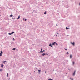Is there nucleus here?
<instances>
[{
  "label": "nucleus",
  "mask_w": 80,
  "mask_h": 80,
  "mask_svg": "<svg viewBox=\"0 0 80 80\" xmlns=\"http://www.w3.org/2000/svg\"><path fill=\"white\" fill-rule=\"evenodd\" d=\"M76 71V70H75L74 72L72 73V75L73 76H75V75Z\"/></svg>",
  "instance_id": "nucleus-1"
},
{
  "label": "nucleus",
  "mask_w": 80,
  "mask_h": 80,
  "mask_svg": "<svg viewBox=\"0 0 80 80\" xmlns=\"http://www.w3.org/2000/svg\"><path fill=\"white\" fill-rule=\"evenodd\" d=\"M71 43L73 46H75V42H71Z\"/></svg>",
  "instance_id": "nucleus-2"
},
{
  "label": "nucleus",
  "mask_w": 80,
  "mask_h": 80,
  "mask_svg": "<svg viewBox=\"0 0 80 80\" xmlns=\"http://www.w3.org/2000/svg\"><path fill=\"white\" fill-rule=\"evenodd\" d=\"M49 46L50 47H53V45H52V44H49Z\"/></svg>",
  "instance_id": "nucleus-3"
},
{
  "label": "nucleus",
  "mask_w": 80,
  "mask_h": 80,
  "mask_svg": "<svg viewBox=\"0 0 80 80\" xmlns=\"http://www.w3.org/2000/svg\"><path fill=\"white\" fill-rule=\"evenodd\" d=\"M2 53H3V52H2V51H1V53H0V56H2Z\"/></svg>",
  "instance_id": "nucleus-4"
},
{
  "label": "nucleus",
  "mask_w": 80,
  "mask_h": 80,
  "mask_svg": "<svg viewBox=\"0 0 80 80\" xmlns=\"http://www.w3.org/2000/svg\"><path fill=\"white\" fill-rule=\"evenodd\" d=\"M55 43H56V42H54L53 43H52V45H55Z\"/></svg>",
  "instance_id": "nucleus-5"
},
{
  "label": "nucleus",
  "mask_w": 80,
  "mask_h": 80,
  "mask_svg": "<svg viewBox=\"0 0 80 80\" xmlns=\"http://www.w3.org/2000/svg\"><path fill=\"white\" fill-rule=\"evenodd\" d=\"M41 72V70H38V73H40V72Z\"/></svg>",
  "instance_id": "nucleus-6"
},
{
  "label": "nucleus",
  "mask_w": 80,
  "mask_h": 80,
  "mask_svg": "<svg viewBox=\"0 0 80 80\" xmlns=\"http://www.w3.org/2000/svg\"><path fill=\"white\" fill-rule=\"evenodd\" d=\"M72 65H74L75 64V62H72Z\"/></svg>",
  "instance_id": "nucleus-7"
},
{
  "label": "nucleus",
  "mask_w": 80,
  "mask_h": 80,
  "mask_svg": "<svg viewBox=\"0 0 80 80\" xmlns=\"http://www.w3.org/2000/svg\"><path fill=\"white\" fill-rule=\"evenodd\" d=\"M19 18H20V15L18 16V18H17V20H18V19H19Z\"/></svg>",
  "instance_id": "nucleus-8"
},
{
  "label": "nucleus",
  "mask_w": 80,
  "mask_h": 80,
  "mask_svg": "<svg viewBox=\"0 0 80 80\" xmlns=\"http://www.w3.org/2000/svg\"><path fill=\"white\" fill-rule=\"evenodd\" d=\"M45 55H46V54H45V53H43V54H42V55L44 56Z\"/></svg>",
  "instance_id": "nucleus-9"
},
{
  "label": "nucleus",
  "mask_w": 80,
  "mask_h": 80,
  "mask_svg": "<svg viewBox=\"0 0 80 80\" xmlns=\"http://www.w3.org/2000/svg\"><path fill=\"white\" fill-rule=\"evenodd\" d=\"M72 58V55L71 54L70 55V58Z\"/></svg>",
  "instance_id": "nucleus-10"
},
{
  "label": "nucleus",
  "mask_w": 80,
  "mask_h": 80,
  "mask_svg": "<svg viewBox=\"0 0 80 80\" xmlns=\"http://www.w3.org/2000/svg\"><path fill=\"white\" fill-rule=\"evenodd\" d=\"M3 64H2L1 65V67H2V68H3Z\"/></svg>",
  "instance_id": "nucleus-11"
},
{
  "label": "nucleus",
  "mask_w": 80,
  "mask_h": 80,
  "mask_svg": "<svg viewBox=\"0 0 80 80\" xmlns=\"http://www.w3.org/2000/svg\"><path fill=\"white\" fill-rule=\"evenodd\" d=\"M66 30H68V29H70V28H68L67 27H66Z\"/></svg>",
  "instance_id": "nucleus-12"
},
{
  "label": "nucleus",
  "mask_w": 80,
  "mask_h": 80,
  "mask_svg": "<svg viewBox=\"0 0 80 80\" xmlns=\"http://www.w3.org/2000/svg\"><path fill=\"white\" fill-rule=\"evenodd\" d=\"M70 80H73V78H70Z\"/></svg>",
  "instance_id": "nucleus-13"
},
{
  "label": "nucleus",
  "mask_w": 80,
  "mask_h": 80,
  "mask_svg": "<svg viewBox=\"0 0 80 80\" xmlns=\"http://www.w3.org/2000/svg\"><path fill=\"white\" fill-rule=\"evenodd\" d=\"M12 16H13V15H12V14L10 16V17H12Z\"/></svg>",
  "instance_id": "nucleus-14"
},
{
  "label": "nucleus",
  "mask_w": 80,
  "mask_h": 80,
  "mask_svg": "<svg viewBox=\"0 0 80 80\" xmlns=\"http://www.w3.org/2000/svg\"><path fill=\"white\" fill-rule=\"evenodd\" d=\"M15 49H16V48H13L12 49V50H15Z\"/></svg>",
  "instance_id": "nucleus-15"
},
{
  "label": "nucleus",
  "mask_w": 80,
  "mask_h": 80,
  "mask_svg": "<svg viewBox=\"0 0 80 80\" xmlns=\"http://www.w3.org/2000/svg\"><path fill=\"white\" fill-rule=\"evenodd\" d=\"M46 13H47V12L45 11L44 13V14H46Z\"/></svg>",
  "instance_id": "nucleus-16"
},
{
  "label": "nucleus",
  "mask_w": 80,
  "mask_h": 80,
  "mask_svg": "<svg viewBox=\"0 0 80 80\" xmlns=\"http://www.w3.org/2000/svg\"><path fill=\"white\" fill-rule=\"evenodd\" d=\"M0 70L1 72H2V71L3 70H2V69H0Z\"/></svg>",
  "instance_id": "nucleus-17"
},
{
  "label": "nucleus",
  "mask_w": 80,
  "mask_h": 80,
  "mask_svg": "<svg viewBox=\"0 0 80 80\" xmlns=\"http://www.w3.org/2000/svg\"><path fill=\"white\" fill-rule=\"evenodd\" d=\"M15 33L14 32H12L11 33H12V34H13V33Z\"/></svg>",
  "instance_id": "nucleus-18"
},
{
  "label": "nucleus",
  "mask_w": 80,
  "mask_h": 80,
  "mask_svg": "<svg viewBox=\"0 0 80 80\" xmlns=\"http://www.w3.org/2000/svg\"><path fill=\"white\" fill-rule=\"evenodd\" d=\"M12 33H8L9 35H12Z\"/></svg>",
  "instance_id": "nucleus-19"
},
{
  "label": "nucleus",
  "mask_w": 80,
  "mask_h": 80,
  "mask_svg": "<svg viewBox=\"0 0 80 80\" xmlns=\"http://www.w3.org/2000/svg\"><path fill=\"white\" fill-rule=\"evenodd\" d=\"M48 80H53L52 79H48Z\"/></svg>",
  "instance_id": "nucleus-20"
},
{
  "label": "nucleus",
  "mask_w": 80,
  "mask_h": 80,
  "mask_svg": "<svg viewBox=\"0 0 80 80\" xmlns=\"http://www.w3.org/2000/svg\"><path fill=\"white\" fill-rule=\"evenodd\" d=\"M40 53H43V51H40Z\"/></svg>",
  "instance_id": "nucleus-21"
},
{
  "label": "nucleus",
  "mask_w": 80,
  "mask_h": 80,
  "mask_svg": "<svg viewBox=\"0 0 80 80\" xmlns=\"http://www.w3.org/2000/svg\"><path fill=\"white\" fill-rule=\"evenodd\" d=\"M8 73H7V77H8Z\"/></svg>",
  "instance_id": "nucleus-22"
},
{
  "label": "nucleus",
  "mask_w": 80,
  "mask_h": 80,
  "mask_svg": "<svg viewBox=\"0 0 80 80\" xmlns=\"http://www.w3.org/2000/svg\"><path fill=\"white\" fill-rule=\"evenodd\" d=\"M27 21V19H25V22H26Z\"/></svg>",
  "instance_id": "nucleus-23"
},
{
  "label": "nucleus",
  "mask_w": 80,
  "mask_h": 80,
  "mask_svg": "<svg viewBox=\"0 0 80 80\" xmlns=\"http://www.w3.org/2000/svg\"><path fill=\"white\" fill-rule=\"evenodd\" d=\"M55 43H56V45H58V44H57V43L56 42Z\"/></svg>",
  "instance_id": "nucleus-24"
},
{
  "label": "nucleus",
  "mask_w": 80,
  "mask_h": 80,
  "mask_svg": "<svg viewBox=\"0 0 80 80\" xmlns=\"http://www.w3.org/2000/svg\"><path fill=\"white\" fill-rule=\"evenodd\" d=\"M65 50H67V49L66 48H64Z\"/></svg>",
  "instance_id": "nucleus-25"
},
{
  "label": "nucleus",
  "mask_w": 80,
  "mask_h": 80,
  "mask_svg": "<svg viewBox=\"0 0 80 80\" xmlns=\"http://www.w3.org/2000/svg\"><path fill=\"white\" fill-rule=\"evenodd\" d=\"M67 54H68V52H67Z\"/></svg>",
  "instance_id": "nucleus-26"
},
{
  "label": "nucleus",
  "mask_w": 80,
  "mask_h": 80,
  "mask_svg": "<svg viewBox=\"0 0 80 80\" xmlns=\"http://www.w3.org/2000/svg\"><path fill=\"white\" fill-rule=\"evenodd\" d=\"M3 63L4 64H5V62L4 61L3 62Z\"/></svg>",
  "instance_id": "nucleus-27"
},
{
  "label": "nucleus",
  "mask_w": 80,
  "mask_h": 80,
  "mask_svg": "<svg viewBox=\"0 0 80 80\" xmlns=\"http://www.w3.org/2000/svg\"><path fill=\"white\" fill-rule=\"evenodd\" d=\"M4 62H7V61H4Z\"/></svg>",
  "instance_id": "nucleus-28"
},
{
  "label": "nucleus",
  "mask_w": 80,
  "mask_h": 80,
  "mask_svg": "<svg viewBox=\"0 0 80 80\" xmlns=\"http://www.w3.org/2000/svg\"><path fill=\"white\" fill-rule=\"evenodd\" d=\"M41 51H42V48H41Z\"/></svg>",
  "instance_id": "nucleus-29"
},
{
  "label": "nucleus",
  "mask_w": 80,
  "mask_h": 80,
  "mask_svg": "<svg viewBox=\"0 0 80 80\" xmlns=\"http://www.w3.org/2000/svg\"><path fill=\"white\" fill-rule=\"evenodd\" d=\"M43 52H45V50H43V51H42Z\"/></svg>",
  "instance_id": "nucleus-30"
},
{
  "label": "nucleus",
  "mask_w": 80,
  "mask_h": 80,
  "mask_svg": "<svg viewBox=\"0 0 80 80\" xmlns=\"http://www.w3.org/2000/svg\"><path fill=\"white\" fill-rule=\"evenodd\" d=\"M23 20H25V19H24V18H23Z\"/></svg>",
  "instance_id": "nucleus-31"
},
{
  "label": "nucleus",
  "mask_w": 80,
  "mask_h": 80,
  "mask_svg": "<svg viewBox=\"0 0 80 80\" xmlns=\"http://www.w3.org/2000/svg\"><path fill=\"white\" fill-rule=\"evenodd\" d=\"M79 5H80V2L79 3Z\"/></svg>",
  "instance_id": "nucleus-32"
},
{
  "label": "nucleus",
  "mask_w": 80,
  "mask_h": 80,
  "mask_svg": "<svg viewBox=\"0 0 80 80\" xmlns=\"http://www.w3.org/2000/svg\"><path fill=\"white\" fill-rule=\"evenodd\" d=\"M13 40H15V39H14V38H13Z\"/></svg>",
  "instance_id": "nucleus-33"
},
{
  "label": "nucleus",
  "mask_w": 80,
  "mask_h": 80,
  "mask_svg": "<svg viewBox=\"0 0 80 80\" xmlns=\"http://www.w3.org/2000/svg\"><path fill=\"white\" fill-rule=\"evenodd\" d=\"M56 26H57H57H58V25H57V24H56Z\"/></svg>",
  "instance_id": "nucleus-34"
},
{
  "label": "nucleus",
  "mask_w": 80,
  "mask_h": 80,
  "mask_svg": "<svg viewBox=\"0 0 80 80\" xmlns=\"http://www.w3.org/2000/svg\"><path fill=\"white\" fill-rule=\"evenodd\" d=\"M46 55H48V54H46Z\"/></svg>",
  "instance_id": "nucleus-35"
},
{
  "label": "nucleus",
  "mask_w": 80,
  "mask_h": 80,
  "mask_svg": "<svg viewBox=\"0 0 80 80\" xmlns=\"http://www.w3.org/2000/svg\"><path fill=\"white\" fill-rule=\"evenodd\" d=\"M45 73H47V72L46 71H45Z\"/></svg>",
  "instance_id": "nucleus-36"
}]
</instances>
